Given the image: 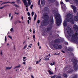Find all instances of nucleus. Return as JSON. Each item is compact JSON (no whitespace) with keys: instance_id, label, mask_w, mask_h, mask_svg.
Segmentation results:
<instances>
[{"instance_id":"obj_1","label":"nucleus","mask_w":78,"mask_h":78,"mask_svg":"<svg viewBox=\"0 0 78 78\" xmlns=\"http://www.w3.org/2000/svg\"><path fill=\"white\" fill-rule=\"evenodd\" d=\"M66 19L64 21L63 25L64 27L67 26V22H69L70 21L72 24L74 23V21H78V18L77 16H75L73 18V15L71 13L67 14L66 16Z\"/></svg>"},{"instance_id":"obj_2","label":"nucleus","mask_w":78,"mask_h":78,"mask_svg":"<svg viewBox=\"0 0 78 78\" xmlns=\"http://www.w3.org/2000/svg\"><path fill=\"white\" fill-rule=\"evenodd\" d=\"M73 28L74 30L76 31V33L74 34L73 35V32L72 31V30H71V28L69 27H68L66 29L67 33L69 36H72L73 38L75 37V39H78V37H77L78 35V26L76 25H74L73 27Z\"/></svg>"},{"instance_id":"obj_3","label":"nucleus","mask_w":78,"mask_h":78,"mask_svg":"<svg viewBox=\"0 0 78 78\" xmlns=\"http://www.w3.org/2000/svg\"><path fill=\"white\" fill-rule=\"evenodd\" d=\"M54 16L56 19V23L57 26H59L61 23V22H62L60 15L58 13H57L55 12Z\"/></svg>"},{"instance_id":"obj_4","label":"nucleus","mask_w":78,"mask_h":78,"mask_svg":"<svg viewBox=\"0 0 78 78\" xmlns=\"http://www.w3.org/2000/svg\"><path fill=\"white\" fill-rule=\"evenodd\" d=\"M48 20H43L42 21L41 23V24L42 27H44V26H47L48 25L49 23Z\"/></svg>"},{"instance_id":"obj_5","label":"nucleus","mask_w":78,"mask_h":78,"mask_svg":"<svg viewBox=\"0 0 78 78\" xmlns=\"http://www.w3.org/2000/svg\"><path fill=\"white\" fill-rule=\"evenodd\" d=\"M49 25H51L50 26L51 28H52V24H53V17L52 16H50L49 17Z\"/></svg>"},{"instance_id":"obj_6","label":"nucleus","mask_w":78,"mask_h":78,"mask_svg":"<svg viewBox=\"0 0 78 78\" xmlns=\"http://www.w3.org/2000/svg\"><path fill=\"white\" fill-rule=\"evenodd\" d=\"M73 62L74 64V69L75 70H77L78 69V68L77 67L76 64L78 62V60H77V59H74L73 61Z\"/></svg>"},{"instance_id":"obj_7","label":"nucleus","mask_w":78,"mask_h":78,"mask_svg":"<svg viewBox=\"0 0 78 78\" xmlns=\"http://www.w3.org/2000/svg\"><path fill=\"white\" fill-rule=\"evenodd\" d=\"M24 3V5L26 6V10L27 11H28V2L26 0H22Z\"/></svg>"},{"instance_id":"obj_8","label":"nucleus","mask_w":78,"mask_h":78,"mask_svg":"<svg viewBox=\"0 0 78 78\" xmlns=\"http://www.w3.org/2000/svg\"><path fill=\"white\" fill-rule=\"evenodd\" d=\"M43 18L44 19H48L49 18V16H48V15L47 13H44L43 15Z\"/></svg>"},{"instance_id":"obj_9","label":"nucleus","mask_w":78,"mask_h":78,"mask_svg":"<svg viewBox=\"0 0 78 78\" xmlns=\"http://www.w3.org/2000/svg\"><path fill=\"white\" fill-rule=\"evenodd\" d=\"M54 47L55 48H57V49H61L62 48V46L60 45H58L57 44L54 45Z\"/></svg>"},{"instance_id":"obj_10","label":"nucleus","mask_w":78,"mask_h":78,"mask_svg":"<svg viewBox=\"0 0 78 78\" xmlns=\"http://www.w3.org/2000/svg\"><path fill=\"white\" fill-rule=\"evenodd\" d=\"M60 4L61 5V7L62 9H66V5H65L64 4V3L62 2H60Z\"/></svg>"},{"instance_id":"obj_11","label":"nucleus","mask_w":78,"mask_h":78,"mask_svg":"<svg viewBox=\"0 0 78 78\" xmlns=\"http://www.w3.org/2000/svg\"><path fill=\"white\" fill-rule=\"evenodd\" d=\"M71 8H73V10L74 13H76V12H77L76 8V7L75 6L73 5H71Z\"/></svg>"},{"instance_id":"obj_12","label":"nucleus","mask_w":78,"mask_h":78,"mask_svg":"<svg viewBox=\"0 0 78 78\" xmlns=\"http://www.w3.org/2000/svg\"><path fill=\"white\" fill-rule=\"evenodd\" d=\"M7 3H11V4H15V2H3L2 3L1 5H3V4H7Z\"/></svg>"},{"instance_id":"obj_13","label":"nucleus","mask_w":78,"mask_h":78,"mask_svg":"<svg viewBox=\"0 0 78 78\" xmlns=\"http://www.w3.org/2000/svg\"><path fill=\"white\" fill-rule=\"evenodd\" d=\"M6 6H9V5H4L3 6L1 7H0V9H2L4 8H5V7H6Z\"/></svg>"},{"instance_id":"obj_14","label":"nucleus","mask_w":78,"mask_h":78,"mask_svg":"<svg viewBox=\"0 0 78 78\" xmlns=\"http://www.w3.org/2000/svg\"><path fill=\"white\" fill-rule=\"evenodd\" d=\"M44 0H42L41 1V3L42 6L45 5V2H44Z\"/></svg>"},{"instance_id":"obj_15","label":"nucleus","mask_w":78,"mask_h":78,"mask_svg":"<svg viewBox=\"0 0 78 78\" xmlns=\"http://www.w3.org/2000/svg\"><path fill=\"white\" fill-rule=\"evenodd\" d=\"M45 31H44L45 33H48L49 31V28H48L47 29H44Z\"/></svg>"},{"instance_id":"obj_16","label":"nucleus","mask_w":78,"mask_h":78,"mask_svg":"<svg viewBox=\"0 0 78 78\" xmlns=\"http://www.w3.org/2000/svg\"><path fill=\"white\" fill-rule=\"evenodd\" d=\"M12 69V66L10 67H7L5 68V70H10Z\"/></svg>"},{"instance_id":"obj_17","label":"nucleus","mask_w":78,"mask_h":78,"mask_svg":"<svg viewBox=\"0 0 78 78\" xmlns=\"http://www.w3.org/2000/svg\"><path fill=\"white\" fill-rule=\"evenodd\" d=\"M16 2L18 4H19L21 3L20 0H16Z\"/></svg>"},{"instance_id":"obj_18","label":"nucleus","mask_w":78,"mask_h":78,"mask_svg":"<svg viewBox=\"0 0 78 78\" xmlns=\"http://www.w3.org/2000/svg\"><path fill=\"white\" fill-rule=\"evenodd\" d=\"M77 77H78V75H75L72 78H77Z\"/></svg>"},{"instance_id":"obj_19","label":"nucleus","mask_w":78,"mask_h":78,"mask_svg":"<svg viewBox=\"0 0 78 78\" xmlns=\"http://www.w3.org/2000/svg\"><path fill=\"white\" fill-rule=\"evenodd\" d=\"M49 73L50 75H52L53 74V72L51 71H49Z\"/></svg>"},{"instance_id":"obj_20","label":"nucleus","mask_w":78,"mask_h":78,"mask_svg":"<svg viewBox=\"0 0 78 78\" xmlns=\"http://www.w3.org/2000/svg\"><path fill=\"white\" fill-rule=\"evenodd\" d=\"M36 17H37V15H36V14H35L34 18V20H36Z\"/></svg>"},{"instance_id":"obj_21","label":"nucleus","mask_w":78,"mask_h":78,"mask_svg":"<svg viewBox=\"0 0 78 78\" xmlns=\"http://www.w3.org/2000/svg\"><path fill=\"white\" fill-rule=\"evenodd\" d=\"M28 2V4L29 5H31V2H30V0H27Z\"/></svg>"},{"instance_id":"obj_22","label":"nucleus","mask_w":78,"mask_h":78,"mask_svg":"<svg viewBox=\"0 0 78 78\" xmlns=\"http://www.w3.org/2000/svg\"><path fill=\"white\" fill-rule=\"evenodd\" d=\"M44 9L45 11H48V7H46L44 8Z\"/></svg>"},{"instance_id":"obj_23","label":"nucleus","mask_w":78,"mask_h":78,"mask_svg":"<svg viewBox=\"0 0 78 78\" xmlns=\"http://www.w3.org/2000/svg\"><path fill=\"white\" fill-rule=\"evenodd\" d=\"M55 0H49V2H51V3H53L55 2Z\"/></svg>"},{"instance_id":"obj_24","label":"nucleus","mask_w":78,"mask_h":78,"mask_svg":"<svg viewBox=\"0 0 78 78\" xmlns=\"http://www.w3.org/2000/svg\"><path fill=\"white\" fill-rule=\"evenodd\" d=\"M63 76L64 77H67V75L66 73H64L63 74Z\"/></svg>"},{"instance_id":"obj_25","label":"nucleus","mask_w":78,"mask_h":78,"mask_svg":"<svg viewBox=\"0 0 78 78\" xmlns=\"http://www.w3.org/2000/svg\"><path fill=\"white\" fill-rule=\"evenodd\" d=\"M14 5L16 7H17V8L19 7V6H18V5H17V4H14Z\"/></svg>"},{"instance_id":"obj_26","label":"nucleus","mask_w":78,"mask_h":78,"mask_svg":"<svg viewBox=\"0 0 78 78\" xmlns=\"http://www.w3.org/2000/svg\"><path fill=\"white\" fill-rule=\"evenodd\" d=\"M16 68H19V67H20V64H19L18 65V66H16Z\"/></svg>"},{"instance_id":"obj_27","label":"nucleus","mask_w":78,"mask_h":78,"mask_svg":"<svg viewBox=\"0 0 78 78\" xmlns=\"http://www.w3.org/2000/svg\"><path fill=\"white\" fill-rule=\"evenodd\" d=\"M18 20H16V21H14V24L15 25H16L17 24V22H18Z\"/></svg>"},{"instance_id":"obj_28","label":"nucleus","mask_w":78,"mask_h":78,"mask_svg":"<svg viewBox=\"0 0 78 78\" xmlns=\"http://www.w3.org/2000/svg\"><path fill=\"white\" fill-rule=\"evenodd\" d=\"M44 60V61H48V60H49V58H45Z\"/></svg>"},{"instance_id":"obj_29","label":"nucleus","mask_w":78,"mask_h":78,"mask_svg":"<svg viewBox=\"0 0 78 78\" xmlns=\"http://www.w3.org/2000/svg\"><path fill=\"white\" fill-rule=\"evenodd\" d=\"M41 3V0H39L38 2V5H40V3Z\"/></svg>"},{"instance_id":"obj_30","label":"nucleus","mask_w":78,"mask_h":78,"mask_svg":"<svg viewBox=\"0 0 78 78\" xmlns=\"http://www.w3.org/2000/svg\"><path fill=\"white\" fill-rule=\"evenodd\" d=\"M8 37H9V38H10V39H12V37H11V36L9 35Z\"/></svg>"},{"instance_id":"obj_31","label":"nucleus","mask_w":78,"mask_h":78,"mask_svg":"<svg viewBox=\"0 0 78 78\" xmlns=\"http://www.w3.org/2000/svg\"><path fill=\"white\" fill-rule=\"evenodd\" d=\"M74 1L76 3H78V0H74Z\"/></svg>"},{"instance_id":"obj_32","label":"nucleus","mask_w":78,"mask_h":78,"mask_svg":"<svg viewBox=\"0 0 78 78\" xmlns=\"http://www.w3.org/2000/svg\"><path fill=\"white\" fill-rule=\"evenodd\" d=\"M37 23L38 24H39V23H40V20H37Z\"/></svg>"},{"instance_id":"obj_33","label":"nucleus","mask_w":78,"mask_h":78,"mask_svg":"<svg viewBox=\"0 0 78 78\" xmlns=\"http://www.w3.org/2000/svg\"><path fill=\"white\" fill-rule=\"evenodd\" d=\"M0 55H1V56H2V55H3V51H1Z\"/></svg>"},{"instance_id":"obj_34","label":"nucleus","mask_w":78,"mask_h":78,"mask_svg":"<svg viewBox=\"0 0 78 78\" xmlns=\"http://www.w3.org/2000/svg\"><path fill=\"white\" fill-rule=\"evenodd\" d=\"M13 31H14V29H13V28H11L10 29V31H11V32H12Z\"/></svg>"},{"instance_id":"obj_35","label":"nucleus","mask_w":78,"mask_h":78,"mask_svg":"<svg viewBox=\"0 0 78 78\" xmlns=\"http://www.w3.org/2000/svg\"><path fill=\"white\" fill-rule=\"evenodd\" d=\"M56 75H55V76H51V77L52 78H55V77H56Z\"/></svg>"},{"instance_id":"obj_36","label":"nucleus","mask_w":78,"mask_h":78,"mask_svg":"<svg viewBox=\"0 0 78 78\" xmlns=\"http://www.w3.org/2000/svg\"><path fill=\"white\" fill-rule=\"evenodd\" d=\"M31 66H29V68L28 69L29 70H31Z\"/></svg>"},{"instance_id":"obj_37","label":"nucleus","mask_w":78,"mask_h":78,"mask_svg":"<svg viewBox=\"0 0 78 78\" xmlns=\"http://www.w3.org/2000/svg\"><path fill=\"white\" fill-rule=\"evenodd\" d=\"M15 14L16 15H19V12L17 13L16 12H15Z\"/></svg>"},{"instance_id":"obj_38","label":"nucleus","mask_w":78,"mask_h":78,"mask_svg":"<svg viewBox=\"0 0 78 78\" xmlns=\"http://www.w3.org/2000/svg\"><path fill=\"white\" fill-rule=\"evenodd\" d=\"M70 3H71V4L73 3V1H70Z\"/></svg>"},{"instance_id":"obj_39","label":"nucleus","mask_w":78,"mask_h":78,"mask_svg":"<svg viewBox=\"0 0 78 78\" xmlns=\"http://www.w3.org/2000/svg\"><path fill=\"white\" fill-rule=\"evenodd\" d=\"M27 15L28 16H30V12H27Z\"/></svg>"},{"instance_id":"obj_40","label":"nucleus","mask_w":78,"mask_h":78,"mask_svg":"<svg viewBox=\"0 0 78 78\" xmlns=\"http://www.w3.org/2000/svg\"><path fill=\"white\" fill-rule=\"evenodd\" d=\"M33 5L32 4L31 5V6H30L31 9H33Z\"/></svg>"},{"instance_id":"obj_41","label":"nucleus","mask_w":78,"mask_h":78,"mask_svg":"<svg viewBox=\"0 0 78 78\" xmlns=\"http://www.w3.org/2000/svg\"><path fill=\"white\" fill-rule=\"evenodd\" d=\"M34 12H32L31 13V14H32V16H33V15H34Z\"/></svg>"},{"instance_id":"obj_42","label":"nucleus","mask_w":78,"mask_h":78,"mask_svg":"<svg viewBox=\"0 0 78 78\" xmlns=\"http://www.w3.org/2000/svg\"><path fill=\"white\" fill-rule=\"evenodd\" d=\"M27 45H25V46H24V47L23 48V49H25V48H26V47H27Z\"/></svg>"},{"instance_id":"obj_43","label":"nucleus","mask_w":78,"mask_h":78,"mask_svg":"<svg viewBox=\"0 0 78 78\" xmlns=\"http://www.w3.org/2000/svg\"><path fill=\"white\" fill-rule=\"evenodd\" d=\"M5 42H6V36H5Z\"/></svg>"},{"instance_id":"obj_44","label":"nucleus","mask_w":78,"mask_h":78,"mask_svg":"<svg viewBox=\"0 0 78 78\" xmlns=\"http://www.w3.org/2000/svg\"><path fill=\"white\" fill-rule=\"evenodd\" d=\"M28 19L29 20H31V16H29L28 17Z\"/></svg>"},{"instance_id":"obj_45","label":"nucleus","mask_w":78,"mask_h":78,"mask_svg":"<svg viewBox=\"0 0 78 78\" xmlns=\"http://www.w3.org/2000/svg\"><path fill=\"white\" fill-rule=\"evenodd\" d=\"M39 62L38 61H37L36 62V64H38L39 63Z\"/></svg>"},{"instance_id":"obj_46","label":"nucleus","mask_w":78,"mask_h":78,"mask_svg":"<svg viewBox=\"0 0 78 78\" xmlns=\"http://www.w3.org/2000/svg\"><path fill=\"white\" fill-rule=\"evenodd\" d=\"M33 39L35 38V35H34L33 36Z\"/></svg>"},{"instance_id":"obj_47","label":"nucleus","mask_w":78,"mask_h":78,"mask_svg":"<svg viewBox=\"0 0 78 78\" xmlns=\"http://www.w3.org/2000/svg\"><path fill=\"white\" fill-rule=\"evenodd\" d=\"M31 78H34V76H33V75H31Z\"/></svg>"},{"instance_id":"obj_48","label":"nucleus","mask_w":78,"mask_h":78,"mask_svg":"<svg viewBox=\"0 0 78 78\" xmlns=\"http://www.w3.org/2000/svg\"><path fill=\"white\" fill-rule=\"evenodd\" d=\"M27 22H28V24H30V21L29 20H27Z\"/></svg>"},{"instance_id":"obj_49","label":"nucleus","mask_w":78,"mask_h":78,"mask_svg":"<svg viewBox=\"0 0 78 78\" xmlns=\"http://www.w3.org/2000/svg\"><path fill=\"white\" fill-rule=\"evenodd\" d=\"M33 33L34 34L35 33V30H34H34Z\"/></svg>"},{"instance_id":"obj_50","label":"nucleus","mask_w":78,"mask_h":78,"mask_svg":"<svg viewBox=\"0 0 78 78\" xmlns=\"http://www.w3.org/2000/svg\"><path fill=\"white\" fill-rule=\"evenodd\" d=\"M11 13H10V14H9V17H11Z\"/></svg>"},{"instance_id":"obj_51","label":"nucleus","mask_w":78,"mask_h":78,"mask_svg":"<svg viewBox=\"0 0 78 78\" xmlns=\"http://www.w3.org/2000/svg\"><path fill=\"white\" fill-rule=\"evenodd\" d=\"M55 42H58V40L56 39L55 40Z\"/></svg>"},{"instance_id":"obj_52","label":"nucleus","mask_w":78,"mask_h":78,"mask_svg":"<svg viewBox=\"0 0 78 78\" xmlns=\"http://www.w3.org/2000/svg\"><path fill=\"white\" fill-rule=\"evenodd\" d=\"M65 43L66 44V45H68V43L67 42H65Z\"/></svg>"},{"instance_id":"obj_53","label":"nucleus","mask_w":78,"mask_h":78,"mask_svg":"<svg viewBox=\"0 0 78 78\" xmlns=\"http://www.w3.org/2000/svg\"><path fill=\"white\" fill-rule=\"evenodd\" d=\"M13 18V16H11V20H12V18Z\"/></svg>"},{"instance_id":"obj_54","label":"nucleus","mask_w":78,"mask_h":78,"mask_svg":"<svg viewBox=\"0 0 78 78\" xmlns=\"http://www.w3.org/2000/svg\"><path fill=\"white\" fill-rule=\"evenodd\" d=\"M23 59H26V57H23Z\"/></svg>"},{"instance_id":"obj_55","label":"nucleus","mask_w":78,"mask_h":78,"mask_svg":"<svg viewBox=\"0 0 78 78\" xmlns=\"http://www.w3.org/2000/svg\"><path fill=\"white\" fill-rule=\"evenodd\" d=\"M70 0H66V2H68Z\"/></svg>"},{"instance_id":"obj_56","label":"nucleus","mask_w":78,"mask_h":78,"mask_svg":"<svg viewBox=\"0 0 78 78\" xmlns=\"http://www.w3.org/2000/svg\"><path fill=\"white\" fill-rule=\"evenodd\" d=\"M38 46H39V43L38 42L37 43Z\"/></svg>"},{"instance_id":"obj_57","label":"nucleus","mask_w":78,"mask_h":78,"mask_svg":"<svg viewBox=\"0 0 78 78\" xmlns=\"http://www.w3.org/2000/svg\"><path fill=\"white\" fill-rule=\"evenodd\" d=\"M34 39V41L35 42L36 41V39L35 38H33Z\"/></svg>"},{"instance_id":"obj_58","label":"nucleus","mask_w":78,"mask_h":78,"mask_svg":"<svg viewBox=\"0 0 78 78\" xmlns=\"http://www.w3.org/2000/svg\"><path fill=\"white\" fill-rule=\"evenodd\" d=\"M51 66H53V63H51V64H50Z\"/></svg>"},{"instance_id":"obj_59","label":"nucleus","mask_w":78,"mask_h":78,"mask_svg":"<svg viewBox=\"0 0 78 78\" xmlns=\"http://www.w3.org/2000/svg\"><path fill=\"white\" fill-rule=\"evenodd\" d=\"M62 53H65V52L64 51H62Z\"/></svg>"},{"instance_id":"obj_60","label":"nucleus","mask_w":78,"mask_h":78,"mask_svg":"<svg viewBox=\"0 0 78 78\" xmlns=\"http://www.w3.org/2000/svg\"><path fill=\"white\" fill-rule=\"evenodd\" d=\"M23 64H24V65H25V62H24L23 63Z\"/></svg>"},{"instance_id":"obj_61","label":"nucleus","mask_w":78,"mask_h":78,"mask_svg":"<svg viewBox=\"0 0 78 78\" xmlns=\"http://www.w3.org/2000/svg\"><path fill=\"white\" fill-rule=\"evenodd\" d=\"M41 59H40L39 60V61H38L39 62H41Z\"/></svg>"},{"instance_id":"obj_62","label":"nucleus","mask_w":78,"mask_h":78,"mask_svg":"<svg viewBox=\"0 0 78 78\" xmlns=\"http://www.w3.org/2000/svg\"><path fill=\"white\" fill-rule=\"evenodd\" d=\"M16 69V67L15 66V67L14 68V70H15Z\"/></svg>"},{"instance_id":"obj_63","label":"nucleus","mask_w":78,"mask_h":78,"mask_svg":"<svg viewBox=\"0 0 78 78\" xmlns=\"http://www.w3.org/2000/svg\"><path fill=\"white\" fill-rule=\"evenodd\" d=\"M42 35H45V34H44V32L42 33Z\"/></svg>"},{"instance_id":"obj_64","label":"nucleus","mask_w":78,"mask_h":78,"mask_svg":"<svg viewBox=\"0 0 78 78\" xmlns=\"http://www.w3.org/2000/svg\"><path fill=\"white\" fill-rule=\"evenodd\" d=\"M23 16L21 17V19L23 20Z\"/></svg>"}]
</instances>
